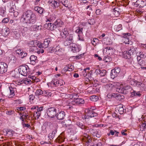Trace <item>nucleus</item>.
<instances>
[{"label":"nucleus","instance_id":"1","mask_svg":"<svg viewBox=\"0 0 146 146\" xmlns=\"http://www.w3.org/2000/svg\"><path fill=\"white\" fill-rule=\"evenodd\" d=\"M22 17L23 18L24 22L27 23L33 24L36 21V15L30 10H27L24 12Z\"/></svg>","mask_w":146,"mask_h":146},{"label":"nucleus","instance_id":"2","mask_svg":"<svg viewBox=\"0 0 146 146\" xmlns=\"http://www.w3.org/2000/svg\"><path fill=\"white\" fill-rule=\"evenodd\" d=\"M61 109V106L60 105H56L54 107H50L47 110V115L50 117L53 118L55 117L57 111H59Z\"/></svg>","mask_w":146,"mask_h":146},{"label":"nucleus","instance_id":"3","mask_svg":"<svg viewBox=\"0 0 146 146\" xmlns=\"http://www.w3.org/2000/svg\"><path fill=\"white\" fill-rule=\"evenodd\" d=\"M94 110L92 108L86 109L85 111V114L82 115V118L83 119H86L90 117L91 118L97 116V113L94 111Z\"/></svg>","mask_w":146,"mask_h":146},{"label":"nucleus","instance_id":"4","mask_svg":"<svg viewBox=\"0 0 146 146\" xmlns=\"http://www.w3.org/2000/svg\"><path fill=\"white\" fill-rule=\"evenodd\" d=\"M19 70V73L24 76H27L31 73L29 67L27 65L20 66Z\"/></svg>","mask_w":146,"mask_h":146},{"label":"nucleus","instance_id":"5","mask_svg":"<svg viewBox=\"0 0 146 146\" xmlns=\"http://www.w3.org/2000/svg\"><path fill=\"white\" fill-rule=\"evenodd\" d=\"M146 5V0H137L136 2L134 3V6L135 7L142 8Z\"/></svg>","mask_w":146,"mask_h":146},{"label":"nucleus","instance_id":"6","mask_svg":"<svg viewBox=\"0 0 146 146\" xmlns=\"http://www.w3.org/2000/svg\"><path fill=\"white\" fill-rule=\"evenodd\" d=\"M121 69L118 67H115L112 69L110 73L111 78L114 79L117 76V74L119 73Z\"/></svg>","mask_w":146,"mask_h":146},{"label":"nucleus","instance_id":"7","mask_svg":"<svg viewBox=\"0 0 146 146\" xmlns=\"http://www.w3.org/2000/svg\"><path fill=\"white\" fill-rule=\"evenodd\" d=\"M61 110H60L59 111H58V112L57 113H56L55 117H56L57 119L59 120H61L64 119L66 115L65 112Z\"/></svg>","mask_w":146,"mask_h":146},{"label":"nucleus","instance_id":"8","mask_svg":"<svg viewBox=\"0 0 146 146\" xmlns=\"http://www.w3.org/2000/svg\"><path fill=\"white\" fill-rule=\"evenodd\" d=\"M7 68V66L6 63L4 62L0 63V73L3 74L6 72Z\"/></svg>","mask_w":146,"mask_h":146},{"label":"nucleus","instance_id":"9","mask_svg":"<svg viewBox=\"0 0 146 146\" xmlns=\"http://www.w3.org/2000/svg\"><path fill=\"white\" fill-rule=\"evenodd\" d=\"M124 90H128V91H129L131 92L132 90H133V89L131 87L127 85L125 86L123 88H117V91L119 93H121L124 92Z\"/></svg>","mask_w":146,"mask_h":146},{"label":"nucleus","instance_id":"10","mask_svg":"<svg viewBox=\"0 0 146 146\" xmlns=\"http://www.w3.org/2000/svg\"><path fill=\"white\" fill-rule=\"evenodd\" d=\"M48 3L51 4V6L53 9L58 8L59 6V3L55 0H49Z\"/></svg>","mask_w":146,"mask_h":146},{"label":"nucleus","instance_id":"11","mask_svg":"<svg viewBox=\"0 0 146 146\" xmlns=\"http://www.w3.org/2000/svg\"><path fill=\"white\" fill-rule=\"evenodd\" d=\"M91 133L94 136H96L98 138L100 137L101 135L100 131L99 130L92 129L90 131Z\"/></svg>","mask_w":146,"mask_h":146},{"label":"nucleus","instance_id":"12","mask_svg":"<svg viewBox=\"0 0 146 146\" xmlns=\"http://www.w3.org/2000/svg\"><path fill=\"white\" fill-rule=\"evenodd\" d=\"M52 42V39L51 38H48L44 40L43 43V47L44 48H47Z\"/></svg>","mask_w":146,"mask_h":146},{"label":"nucleus","instance_id":"13","mask_svg":"<svg viewBox=\"0 0 146 146\" xmlns=\"http://www.w3.org/2000/svg\"><path fill=\"white\" fill-rule=\"evenodd\" d=\"M9 33L10 29L8 28H5L4 29H3L2 30V35L5 37L8 36Z\"/></svg>","mask_w":146,"mask_h":146},{"label":"nucleus","instance_id":"14","mask_svg":"<svg viewBox=\"0 0 146 146\" xmlns=\"http://www.w3.org/2000/svg\"><path fill=\"white\" fill-rule=\"evenodd\" d=\"M112 96H113V98H115L116 100L119 101L124 98V97L123 96L119 94L113 93Z\"/></svg>","mask_w":146,"mask_h":146},{"label":"nucleus","instance_id":"15","mask_svg":"<svg viewBox=\"0 0 146 146\" xmlns=\"http://www.w3.org/2000/svg\"><path fill=\"white\" fill-rule=\"evenodd\" d=\"M42 26L41 25H35L31 27L32 31H38L41 30Z\"/></svg>","mask_w":146,"mask_h":146},{"label":"nucleus","instance_id":"16","mask_svg":"<svg viewBox=\"0 0 146 146\" xmlns=\"http://www.w3.org/2000/svg\"><path fill=\"white\" fill-rule=\"evenodd\" d=\"M76 124L82 129L85 130L87 128V127L84 125L83 122L82 121L79 120L76 122Z\"/></svg>","mask_w":146,"mask_h":146},{"label":"nucleus","instance_id":"17","mask_svg":"<svg viewBox=\"0 0 146 146\" xmlns=\"http://www.w3.org/2000/svg\"><path fill=\"white\" fill-rule=\"evenodd\" d=\"M62 37L63 38H66L69 35L67 29L64 28L62 32L60 33Z\"/></svg>","mask_w":146,"mask_h":146},{"label":"nucleus","instance_id":"18","mask_svg":"<svg viewBox=\"0 0 146 146\" xmlns=\"http://www.w3.org/2000/svg\"><path fill=\"white\" fill-rule=\"evenodd\" d=\"M137 50L136 48H135L133 46H132L128 50V54L131 57V55H133L136 53L137 52Z\"/></svg>","mask_w":146,"mask_h":146},{"label":"nucleus","instance_id":"19","mask_svg":"<svg viewBox=\"0 0 146 146\" xmlns=\"http://www.w3.org/2000/svg\"><path fill=\"white\" fill-rule=\"evenodd\" d=\"M74 104L76 105H79L80 104H83L84 103V100L81 98H76L74 102Z\"/></svg>","mask_w":146,"mask_h":146},{"label":"nucleus","instance_id":"20","mask_svg":"<svg viewBox=\"0 0 146 146\" xmlns=\"http://www.w3.org/2000/svg\"><path fill=\"white\" fill-rule=\"evenodd\" d=\"M47 29L49 30L53 31L56 29V26L54 24V23H48L47 24Z\"/></svg>","mask_w":146,"mask_h":146},{"label":"nucleus","instance_id":"21","mask_svg":"<svg viewBox=\"0 0 146 146\" xmlns=\"http://www.w3.org/2000/svg\"><path fill=\"white\" fill-rule=\"evenodd\" d=\"M37 59V56L34 55L31 56L30 58L31 64L33 65H35L36 63Z\"/></svg>","mask_w":146,"mask_h":146},{"label":"nucleus","instance_id":"22","mask_svg":"<svg viewBox=\"0 0 146 146\" xmlns=\"http://www.w3.org/2000/svg\"><path fill=\"white\" fill-rule=\"evenodd\" d=\"M64 23L63 22L60 20L57 19L54 22V24L56 26V28L57 27H61Z\"/></svg>","mask_w":146,"mask_h":146},{"label":"nucleus","instance_id":"23","mask_svg":"<svg viewBox=\"0 0 146 146\" xmlns=\"http://www.w3.org/2000/svg\"><path fill=\"white\" fill-rule=\"evenodd\" d=\"M9 88L10 92L9 97L10 98H12L14 96L15 94V91L16 90V89L10 87H9Z\"/></svg>","mask_w":146,"mask_h":146},{"label":"nucleus","instance_id":"24","mask_svg":"<svg viewBox=\"0 0 146 146\" xmlns=\"http://www.w3.org/2000/svg\"><path fill=\"white\" fill-rule=\"evenodd\" d=\"M72 50L74 52H78L80 51L78 46L76 44L73 43L72 46Z\"/></svg>","mask_w":146,"mask_h":146},{"label":"nucleus","instance_id":"25","mask_svg":"<svg viewBox=\"0 0 146 146\" xmlns=\"http://www.w3.org/2000/svg\"><path fill=\"white\" fill-rule=\"evenodd\" d=\"M34 9L35 11L40 14H42L44 11V9L38 6L35 7Z\"/></svg>","mask_w":146,"mask_h":146},{"label":"nucleus","instance_id":"26","mask_svg":"<svg viewBox=\"0 0 146 146\" xmlns=\"http://www.w3.org/2000/svg\"><path fill=\"white\" fill-rule=\"evenodd\" d=\"M62 49L59 45L56 46L54 49V51L57 54L60 55L62 54Z\"/></svg>","mask_w":146,"mask_h":146},{"label":"nucleus","instance_id":"27","mask_svg":"<svg viewBox=\"0 0 146 146\" xmlns=\"http://www.w3.org/2000/svg\"><path fill=\"white\" fill-rule=\"evenodd\" d=\"M117 109L120 114H123L124 112V109L123 105L120 104L118 105L117 107Z\"/></svg>","mask_w":146,"mask_h":146},{"label":"nucleus","instance_id":"28","mask_svg":"<svg viewBox=\"0 0 146 146\" xmlns=\"http://www.w3.org/2000/svg\"><path fill=\"white\" fill-rule=\"evenodd\" d=\"M131 96L133 97L134 96H140L141 94L139 93V92H136L134 90H132L131 92Z\"/></svg>","mask_w":146,"mask_h":146},{"label":"nucleus","instance_id":"29","mask_svg":"<svg viewBox=\"0 0 146 146\" xmlns=\"http://www.w3.org/2000/svg\"><path fill=\"white\" fill-rule=\"evenodd\" d=\"M9 60L11 62L14 63L16 61V58L13 55L10 54L9 57Z\"/></svg>","mask_w":146,"mask_h":146},{"label":"nucleus","instance_id":"30","mask_svg":"<svg viewBox=\"0 0 146 146\" xmlns=\"http://www.w3.org/2000/svg\"><path fill=\"white\" fill-rule=\"evenodd\" d=\"M114 87V85L112 84H109L105 86L106 88L108 91H111L112 90L113 88Z\"/></svg>","mask_w":146,"mask_h":146},{"label":"nucleus","instance_id":"31","mask_svg":"<svg viewBox=\"0 0 146 146\" xmlns=\"http://www.w3.org/2000/svg\"><path fill=\"white\" fill-rule=\"evenodd\" d=\"M113 11L115 16H118L119 15L120 12V9L118 7H115L113 9Z\"/></svg>","mask_w":146,"mask_h":146},{"label":"nucleus","instance_id":"32","mask_svg":"<svg viewBox=\"0 0 146 146\" xmlns=\"http://www.w3.org/2000/svg\"><path fill=\"white\" fill-rule=\"evenodd\" d=\"M6 135L8 134L9 136L11 137L13 135L14 131L13 130L10 129H7L6 130Z\"/></svg>","mask_w":146,"mask_h":146},{"label":"nucleus","instance_id":"33","mask_svg":"<svg viewBox=\"0 0 146 146\" xmlns=\"http://www.w3.org/2000/svg\"><path fill=\"white\" fill-rule=\"evenodd\" d=\"M56 131H53L52 133H50L48 135V137L51 140L54 137V135Z\"/></svg>","mask_w":146,"mask_h":146},{"label":"nucleus","instance_id":"34","mask_svg":"<svg viewBox=\"0 0 146 146\" xmlns=\"http://www.w3.org/2000/svg\"><path fill=\"white\" fill-rule=\"evenodd\" d=\"M122 56L123 57L126 59L127 58L129 59L130 58H131V57L128 54V52H127L126 51L123 52Z\"/></svg>","mask_w":146,"mask_h":146},{"label":"nucleus","instance_id":"35","mask_svg":"<svg viewBox=\"0 0 146 146\" xmlns=\"http://www.w3.org/2000/svg\"><path fill=\"white\" fill-rule=\"evenodd\" d=\"M122 29V25L120 24L117 26H115L114 27V29L115 31L118 32Z\"/></svg>","mask_w":146,"mask_h":146},{"label":"nucleus","instance_id":"36","mask_svg":"<svg viewBox=\"0 0 146 146\" xmlns=\"http://www.w3.org/2000/svg\"><path fill=\"white\" fill-rule=\"evenodd\" d=\"M65 39L64 40L63 44L65 46H67L68 45H69L71 44H72V42H70V41L68 40V39H67L66 38H65Z\"/></svg>","mask_w":146,"mask_h":146},{"label":"nucleus","instance_id":"37","mask_svg":"<svg viewBox=\"0 0 146 146\" xmlns=\"http://www.w3.org/2000/svg\"><path fill=\"white\" fill-rule=\"evenodd\" d=\"M106 52L110 55L112 54L113 53V48L111 47H107Z\"/></svg>","mask_w":146,"mask_h":146},{"label":"nucleus","instance_id":"38","mask_svg":"<svg viewBox=\"0 0 146 146\" xmlns=\"http://www.w3.org/2000/svg\"><path fill=\"white\" fill-rule=\"evenodd\" d=\"M135 86L140 88H142L144 87L145 85L142 83L137 81L136 83Z\"/></svg>","mask_w":146,"mask_h":146},{"label":"nucleus","instance_id":"39","mask_svg":"<svg viewBox=\"0 0 146 146\" xmlns=\"http://www.w3.org/2000/svg\"><path fill=\"white\" fill-rule=\"evenodd\" d=\"M67 39L70 41V42H71L72 43L74 42L73 39V35L71 34H69V35L66 38Z\"/></svg>","mask_w":146,"mask_h":146},{"label":"nucleus","instance_id":"40","mask_svg":"<svg viewBox=\"0 0 146 146\" xmlns=\"http://www.w3.org/2000/svg\"><path fill=\"white\" fill-rule=\"evenodd\" d=\"M127 81L129 82V83L131 85L134 86H135L136 83L137 82V81L133 79H130L129 80H128Z\"/></svg>","mask_w":146,"mask_h":146},{"label":"nucleus","instance_id":"41","mask_svg":"<svg viewBox=\"0 0 146 146\" xmlns=\"http://www.w3.org/2000/svg\"><path fill=\"white\" fill-rule=\"evenodd\" d=\"M1 15L3 16H4L6 15V9L5 8H1L0 10Z\"/></svg>","mask_w":146,"mask_h":146},{"label":"nucleus","instance_id":"42","mask_svg":"<svg viewBox=\"0 0 146 146\" xmlns=\"http://www.w3.org/2000/svg\"><path fill=\"white\" fill-rule=\"evenodd\" d=\"M43 95L45 96L49 97L51 96V93L50 92H48L47 91H43Z\"/></svg>","mask_w":146,"mask_h":146},{"label":"nucleus","instance_id":"43","mask_svg":"<svg viewBox=\"0 0 146 146\" xmlns=\"http://www.w3.org/2000/svg\"><path fill=\"white\" fill-rule=\"evenodd\" d=\"M82 30L83 29L82 28L78 27V29L76 30V32L78 33V34L82 35L83 34Z\"/></svg>","mask_w":146,"mask_h":146},{"label":"nucleus","instance_id":"44","mask_svg":"<svg viewBox=\"0 0 146 146\" xmlns=\"http://www.w3.org/2000/svg\"><path fill=\"white\" fill-rule=\"evenodd\" d=\"M104 60L106 62H109L111 60V58L108 56H105L104 58Z\"/></svg>","mask_w":146,"mask_h":146},{"label":"nucleus","instance_id":"45","mask_svg":"<svg viewBox=\"0 0 146 146\" xmlns=\"http://www.w3.org/2000/svg\"><path fill=\"white\" fill-rule=\"evenodd\" d=\"M26 81L24 80H19L17 81L16 82V84L18 85H21L23 84L24 83L25 84L26 83Z\"/></svg>","mask_w":146,"mask_h":146},{"label":"nucleus","instance_id":"46","mask_svg":"<svg viewBox=\"0 0 146 146\" xmlns=\"http://www.w3.org/2000/svg\"><path fill=\"white\" fill-rule=\"evenodd\" d=\"M96 140L95 141V143H94L93 145L92 146H102V143L99 141H96Z\"/></svg>","mask_w":146,"mask_h":146},{"label":"nucleus","instance_id":"47","mask_svg":"<svg viewBox=\"0 0 146 146\" xmlns=\"http://www.w3.org/2000/svg\"><path fill=\"white\" fill-rule=\"evenodd\" d=\"M40 114L41 112H38L37 111H35L34 113V116H36V119H38L40 116Z\"/></svg>","mask_w":146,"mask_h":146},{"label":"nucleus","instance_id":"48","mask_svg":"<svg viewBox=\"0 0 146 146\" xmlns=\"http://www.w3.org/2000/svg\"><path fill=\"white\" fill-rule=\"evenodd\" d=\"M43 94V91L40 89L37 90L35 93V95L36 96H39Z\"/></svg>","mask_w":146,"mask_h":146},{"label":"nucleus","instance_id":"49","mask_svg":"<svg viewBox=\"0 0 146 146\" xmlns=\"http://www.w3.org/2000/svg\"><path fill=\"white\" fill-rule=\"evenodd\" d=\"M136 53L137 56H140V57H142V58L145 56L143 54V52L141 51H138L136 52Z\"/></svg>","mask_w":146,"mask_h":146},{"label":"nucleus","instance_id":"50","mask_svg":"<svg viewBox=\"0 0 146 146\" xmlns=\"http://www.w3.org/2000/svg\"><path fill=\"white\" fill-rule=\"evenodd\" d=\"M98 41V39L97 38H94L92 40H91V42L94 46H96V42Z\"/></svg>","mask_w":146,"mask_h":146},{"label":"nucleus","instance_id":"51","mask_svg":"<svg viewBox=\"0 0 146 146\" xmlns=\"http://www.w3.org/2000/svg\"><path fill=\"white\" fill-rule=\"evenodd\" d=\"M98 97L95 95H93L91 96L90 99L94 101H96L98 100Z\"/></svg>","mask_w":146,"mask_h":146},{"label":"nucleus","instance_id":"52","mask_svg":"<svg viewBox=\"0 0 146 146\" xmlns=\"http://www.w3.org/2000/svg\"><path fill=\"white\" fill-rule=\"evenodd\" d=\"M9 21V18L8 17L5 18H4L2 21V22L3 23H8Z\"/></svg>","mask_w":146,"mask_h":146},{"label":"nucleus","instance_id":"53","mask_svg":"<svg viewBox=\"0 0 146 146\" xmlns=\"http://www.w3.org/2000/svg\"><path fill=\"white\" fill-rule=\"evenodd\" d=\"M19 73H18L17 72H14V74H13L12 76L15 78H17L19 76Z\"/></svg>","mask_w":146,"mask_h":146},{"label":"nucleus","instance_id":"54","mask_svg":"<svg viewBox=\"0 0 146 146\" xmlns=\"http://www.w3.org/2000/svg\"><path fill=\"white\" fill-rule=\"evenodd\" d=\"M37 49L35 46H33L30 49V51L32 52H37Z\"/></svg>","mask_w":146,"mask_h":146},{"label":"nucleus","instance_id":"55","mask_svg":"<svg viewBox=\"0 0 146 146\" xmlns=\"http://www.w3.org/2000/svg\"><path fill=\"white\" fill-rule=\"evenodd\" d=\"M27 54V53L26 52H25V51H23L19 56L21 58H24L25 57H26Z\"/></svg>","mask_w":146,"mask_h":146},{"label":"nucleus","instance_id":"56","mask_svg":"<svg viewBox=\"0 0 146 146\" xmlns=\"http://www.w3.org/2000/svg\"><path fill=\"white\" fill-rule=\"evenodd\" d=\"M123 43L126 44H130V41L129 38H123Z\"/></svg>","mask_w":146,"mask_h":146},{"label":"nucleus","instance_id":"57","mask_svg":"<svg viewBox=\"0 0 146 146\" xmlns=\"http://www.w3.org/2000/svg\"><path fill=\"white\" fill-rule=\"evenodd\" d=\"M66 67L70 71H72L74 69L73 66L71 64H68L67 65Z\"/></svg>","mask_w":146,"mask_h":146},{"label":"nucleus","instance_id":"58","mask_svg":"<svg viewBox=\"0 0 146 146\" xmlns=\"http://www.w3.org/2000/svg\"><path fill=\"white\" fill-rule=\"evenodd\" d=\"M106 73V71L105 70H101L100 75L101 76H104Z\"/></svg>","mask_w":146,"mask_h":146},{"label":"nucleus","instance_id":"59","mask_svg":"<svg viewBox=\"0 0 146 146\" xmlns=\"http://www.w3.org/2000/svg\"><path fill=\"white\" fill-rule=\"evenodd\" d=\"M88 22L89 24L90 25H93L94 24V21L93 19H89Z\"/></svg>","mask_w":146,"mask_h":146},{"label":"nucleus","instance_id":"60","mask_svg":"<svg viewBox=\"0 0 146 146\" xmlns=\"http://www.w3.org/2000/svg\"><path fill=\"white\" fill-rule=\"evenodd\" d=\"M130 36V34L129 33H127L123 34V38H127L129 36Z\"/></svg>","mask_w":146,"mask_h":146},{"label":"nucleus","instance_id":"61","mask_svg":"<svg viewBox=\"0 0 146 146\" xmlns=\"http://www.w3.org/2000/svg\"><path fill=\"white\" fill-rule=\"evenodd\" d=\"M25 122H22V125L24 128L27 127L29 128L30 127V125L29 124H26Z\"/></svg>","mask_w":146,"mask_h":146},{"label":"nucleus","instance_id":"62","mask_svg":"<svg viewBox=\"0 0 146 146\" xmlns=\"http://www.w3.org/2000/svg\"><path fill=\"white\" fill-rule=\"evenodd\" d=\"M100 0H91V2L92 3L94 4L95 5H97L98 3V2L100 1Z\"/></svg>","mask_w":146,"mask_h":146},{"label":"nucleus","instance_id":"63","mask_svg":"<svg viewBox=\"0 0 146 146\" xmlns=\"http://www.w3.org/2000/svg\"><path fill=\"white\" fill-rule=\"evenodd\" d=\"M28 44L30 46H34L35 45V41L32 40L29 41L28 42Z\"/></svg>","mask_w":146,"mask_h":146},{"label":"nucleus","instance_id":"64","mask_svg":"<svg viewBox=\"0 0 146 146\" xmlns=\"http://www.w3.org/2000/svg\"><path fill=\"white\" fill-rule=\"evenodd\" d=\"M82 35L78 34V40L80 41H83L84 40V39L83 37L81 36Z\"/></svg>","mask_w":146,"mask_h":146}]
</instances>
